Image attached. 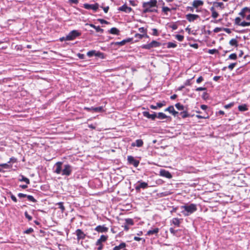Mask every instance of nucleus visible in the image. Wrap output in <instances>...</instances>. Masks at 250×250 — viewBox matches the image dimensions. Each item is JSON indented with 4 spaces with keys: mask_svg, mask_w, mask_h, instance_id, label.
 <instances>
[{
    "mask_svg": "<svg viewBox=\"0 0 250 250\" xmlns=\"http://www.w3.org/2000/svg\"><path fill=\"white\" fill-rule=\"evenodd\" d=\"M20 176H21V178L19 179V181H21V182H25L26 183L27 185L30 184V180H29V179L28 178L24 177L23 175H21Z\"/></svg>",
    "mask_w": 250,
    "mask_h": 250,
    "instance_id": "nucleus-22",
    "label": "nucleus"
},
{
    "mask_svg": "<svg viewBox=\"0 0 250 250\" xmlns=\"http://www.w3.org/2000/svg\"><path fill=\"white\" fill-rule=\"evenodd\" d=\"M229 44L231 46H235L237 47L238 46V42L235 39H232L229 41Z\"/></svg>",
    "mask_w": 250,
    "mask_h": 250,
    "instance_id": "nucleus-28",
    "label": "nucleus"
},
{
    "mask_svg": "<svg viewBox=\"0 0 250 250\" xmlns=\"http://www.w3.org/2000/svg\"><path fill=\"white\" fill-rule=\"evenodd\" d=\"M248 8L247 7L244 8L242 10V11L239 13V15L244 18L245 16V12L246 10H248Z\"/></svg>",
    "mask_w": 250,
    "mask_h": 250,
    "instance_id": "nucleus-42",
    "label": "nucleus"
},
{
    "mask_svg": "<svg viewBox=\"0 0 250 250\" xmlns=\"http://www.w3.org/2000/svg\"><path fill=\"white\" fill-rule=\"evenodd\" d=\"M235 23L236 24L240 25L241 23V19L239 17H237L235 19Z\"/></svg>",
    "mask_w": 250,
    "mask_h": 250,
    "instance_id": "nucleus-49",
    "label": "nucleus"
},
{
    "mask_svg": "<svg viewBox=\"0 0 250 250\" xmlns=\"http://www.w3.org/2000/svg\"><path fill=\"white\" fill-rule=\"evenodd\" d=\"M139 183H140L139 185H137L135 187V189L137 191H139L141 188H143V189L146 188L148 187L147 183H146V182H139Z\"/></svg>",
    "mask_w": 250,
    "mask_h": 250,
    "instance_id": "nucleus-14",
    "label": "nucleus"
},
{
    "mask_svg": "<svg viewBox=\"0 0 250 250\" xmlns=\"http://www.w3.org/2000/svg\"><path fill=\"white\" fill-rule=\"evenodd\" d=\"M238 108L240 111H245L248 110L247 105L246 104L239 105Z\"/></svg>",
    "mask_w": 250,
    "mask_h": 250,
    "instance_id": "nucleus-20",
    "label": "nucleus"
},
{
    "mask_svg": "<svg viewBox=\"0 0 250 250\" xmlns=\"http://www.w3.org/2000/svg\"><path fill=\"white\" fill-rule=\"evenodd\" d=\"M210 11H211V17L214 19H215L218 17L219 14L218 13L214 10L213 7H211Z\"/></svg>",
    "mask_w": 250,
    "mask_h": 250,
    "instance_id": "nucleus-21",
    "label": "nucleus"
},
{
    "mask_svg": "<svg viewBox=\"0 0 250 250\" xmlns=\"http://www.w3.org/2000/svg\"><path fill=\"white\" fill-rule=\"evenodd\" d=\"M62 162H57L54 167V172L57 174H61L62 176H69L71 174L73 170L72 167L69 164H65L62 166Z\"/></svg>",
    "mask_w": 250,
    "mask_h": 250,
    "instance_id": "nucleus-1",
    "label": "nucleus"
},
{
    "mask_svg": "<svg viewBox=\"0 0 250 250\" xmlns=\"http://www.w3.org/2000/svg\"><path fill=\"white\" fill-rule=\"evenodd\" d=\"M10 197H11V199L14 202H17V199L16 197L13 194H12L11 193H10Z\"/></svg>",
    "mask_w": 250,
    "mask_h": 250,
    "instance_id": "nucleus-57",
    "label": "nucleus"
},
{
    "mask_svg": "<svg viewBox=\"0 0 250 250\" xmlns=\"http://www.w3.org/2000/svg\"><path fill=\"white\" fill-rule=\"evenodd\" d=\"M125 224L127 225L132 226V225H134V221H133V219H132L131 218L125 219Z\"/></svg>",
    "mask_w": 250,
    "mask_h": 250,
    "instance_id": "nucleus-30",
    "label": "nucleus"
},
{
    "mask_svg": "<svg viewBox=\"0 0 250 250\" xmlns=\"http://www.w3.org/2000/svg\"><path fill=\"white\" fill-rule=\"evenodd\" d=\"M135 37L139 39H142L144 37H148V36L146 34H136Z\"/></svg>",
    "mask_w": 250,
    "mask_h": 250,
    "instance_id": "nucleus-34",
    "label": "nucleus"
},
{
    "mask_svg": "<svg viewBox=\"0 0 250 250\" xmlns=\"http://www.w3.org/2000/svg\"><path fill=\"white\" fill-rule=\"evenodd\" d=\"M162 11L164 12L166 15H167V12H170L171 9L168 7L163 6Z\"/></svg>",
    "mask_w": 250,
    "mask_h": 250,
    "instance_id": "nucleus-32",
    "label": "nucleus"
},
{
    "mask_svg": "<svg viewBox=\"0 0 250 250\" xmlns=\"http://www.w3.org/2000/svg\"><path fill=\"white\" fill-rule=\"evenodd\" d=\"M77 236V240L79 241L81 239H84L85 237V234L80 229H77L75 232Z\"/></svg>",
    "mask_w": 250,
    "mask_h": 250,
    "instance_id": "nucleus-8",
    "label": "nucleus"
},
{
    "mask_svg": "<svg viewBox=\"0 0 250 250\" xmlns=\"http://www.w3.org/2000/svg\"><path fill=\"white\" fill-rule=\"evenodd\" d=\"M134 240L135 241H139L143 240V243L145 242V240L144 239H143L142 238L138 237L137 236H135L134 237Z\"/></svg>",
    "mask_w": 250,
    "mask_h": 250,
    "instance_id": "nucleus-55",
    "label": "nucleus"
},
{
    "mask_svg": "<svg viewBox=\"0 0 250 250\" xmlns=\"http://www.w3.org/2000/svg\"><path fill=\"white\" fill-rule=\"evenodd\" d=\"M156 117L160 119H167V116L165 114L162 112H159L158 113V115H157Z\"/></svg>",
    "mask_w": 250,
    "mask_h": 250,
    "instance_id": "nucleus-27",
    "label": "nucleus"
},
{
    "mask_svg": "<svg viewBox=\"0 0 250 250\" xmlns=\"http://www.w3.org/2000/svg\"><path fill=\"white\" fill-rule=\"evenodd\" d=\"M160 175L168 179H170L172 178V175L171 174V173L169 171L166 170L165 169H162L160 170Z\"/></svg>",
    "mask_w": 250,
    "mask_h": 250,
    "instance_id": "nucleus-10",
    "label": "nucleus"
},
{
    "mask_svg": "<svg viewBox=\"0 0 250 250\" xmlns=\"http://www.w3.org/2000/svg\"><path fill=\"white\" fill-rule=\"evenodd\" d=\"M229 59L235 60L237 59V55L235 53H232L229 56Z\"/></svg>",
    "mask_w": 250,
    "mask_h": 250,
    "instance_id": "nucleus-41",
    "label": "nucleus"
},
{
    "mask_svg": "<svg viewBox=\"0 0 250 250\" xmlns=\"http://www.w3.org/2000/svg\"><path fill=\"white\" fill-rule=\"evenodd\" d=\"M172 222L174 225L177 226V227L180 226V220L177 218H173Z\"/></svg>",
    "mask_w": 250,
    "mask_h": 250,
    "instance_id": "nucleus-29",
    "label": "nucleus"
},
{
    "mask_svg": "<svg viewBox=\"0 0 250 250\" xmlns=\"http://www.w3.org/2000/svg\"><path fill=\"white\" fill-rule=\"evenodd\" d=\"M159 231V229L158 228H155L153 229H151L147 231L146 233V235L148 236H150L152 235H157Z\"/></svg>",
    "mask_w": 250,
    "mask_h": 250,
    "instance_id": "nucleus-16",
    "label": "nucleus"
},
{
    "mask_svg": "<svg viewBox=\"0 0 250 250\" xmlns=\"http://www.w3.org/2000/svg\"><path fill=\"white\" fill-rule=\"evenodd\" d=\"M95 230L99 232H106L108 231V228L104 226L99 225L95 228Z\"/></svg>",
    "mask_w": 250,
    "mask_h": 250,
    "instance_id": "nucleus-11",
    "label": "nucleus"
},
{
    "mask_svg": "<svg viewBox=\"0 0 250 250\" xmlns=\"http://www.w3.org/2000/svg\"><path fill=\"white\" fill-rule=\"evenodd\" d=\"M143 114L145 117L148 119H151L152 120H154L157 117V115L155 113L154 114H150L147 111H144L143 112Z\"/></svg>",
    "mask_w": 250,
    "mask_h": 250,
    "instance_id": "nucleus-15",
    "label": "nucleus"
},
{
    "mask_svg": "<svg viewBox=\"0 0 250 250\" xmlns=\"http://www.w3.org/2000/svg\"><path fill=\"white\" fill-rule=\"evenodd\" d=\"M28 200L30 201L33 202L34 203H35L37 202V200L34 198V197L32 195H27L26 196Z\"/></svg>",
    "mask_w": 250,
    "mask_h": 250,
    "instance_id": "nucleus-35",
    "label": "nucleus"
},
{
    "mask_svg": "<svg viewBox=\"0 0 250 250\" xmlns=\"http://www.w3.org/2000/svg\"><path fill=\"white\" fill-rule=\"evenodd\" d=\"M59 206V208H61L62 211H63L65 210V208L63 205L62 202H59L57 204Z\"/></svg>",
    "mask_w": 250,
    "mask_h": 250,
    "instance_id": "nucleus-45",
    "label": "nucleus"
},
{
    "mask_svg": "<svg viewBox=\"0 0 250 250\" xmlns=\"http://www.w3.org/2000/svg\"><path fill=\"white\" fill-rule=\"evenodd\" d=\"M98 21H100V22L101 24H104V23L108 24L109 23L107 21H106L104 19H98Z\"/></svg>",
    "mask_w": 250,
    "mask_h": 250,
    "instance_id": "nucleus-58",
    "label": "nucleus"
},
{
    "mask_svg": "<svg viewBox=\"0 0 250 250\" xmlns=\"http://www.w3.org/2000/svg\"><path fill=\"white\" fill-rule=\"evenodd\" d=\"M181 208L184 209V210L182 211V213L186 216L189 215L197 210L196 205L194 204L182 206Z\"/></svg>",
    "mask_w": 250,
    "mask_h": 250,
    "instance_id": "nucleus-3",
    "label": "nucleus"
},
{
    "mask_svg": "<svg viewBox=\"0 0 250 250\" xmlns=\"http://www.w3.org/2000/svg\"><path fill=\"white\" fill-rule=\"evenodd\" d=\"M84 109L87 110V111H92L94 112H102L103 110V107L99 106V107H91V108L89 107H85Z\"/></svg>",
    "mask_w": 250,
    "mask_h": 250,
    "instance_id": "nucleus-13",
    "label": "nucleus"
},
{
    "mask_svg": "<svg viewBox=\"0 0 250 250\" xmlns=\"http://www.w3.org/2000/svg\"><path fill=\"white\" fill-rule=\"evenodd\" d=\"M204 81V78L202 76H200L197 80H196V83H200Z\"/></svg>",
    "mask_w": 250,
    "mask_h": 250,
    "instance_id": "nucleus-54",
    "label": "nucleus"
},
{
    "mask_svg": "<svg viewBox=\"0 0 250 250\" xmlns=\"http://www.w3.org/2000/svg\"><path fill=\"white\" fill-rule=\"evenodd\" d=\"M126 244L124 242L121 243L119 246L113 248V250H125Z\"/></svg>",
    "mask_w": 250,
    "mask_h": 250,
    "instance_id": "nucleus-19",
    "label": "nucleus"
},
{
    "mask_svg": "<svg viewBox=\"0 0 250 250\" xmlns=\"http://www.w3.org/2000/svg\"><path fill=\"white\" fill-rule=\"evenodd\" d=\"M233 104H234L233 103H231L229 104L225 105L224 107L225 108H229L231 107L233 105Z\"/></svg>",
    "mask_w": 250,
    "mask_h": 250,
    "instance_id": "nucleus-60",
    "label": "nucleus"
},
{
    "mask_svg": "<svg viewBox=\"0 0 250 250\" xmlns=\"http://www.w3.org/2000/svg\"><path fill=\"white\" fill-rule=\"evenodd\" d=\"M169 231L170 232V233L171 234H172L173 235H176V233L177 231V230H175V229H173L172 228H170V229H169Z\"/></svg>",
    "mask_w": 250,
    "mask_h": 250,
    "instance_id": "nucleus-56",
    "label": "nucleus"
},
{
    "mask_svg": "<svg viewBox=\"0 0 250 250\" xmlns=\"http://www.w3.org/2000/svg\"><path fill=\"white\" fill-rule=\"evenodd\" d=\"M108 238V236L104 235L101 236L100 238L97 240L96 245L98 246L97 250H102L103 248V243L105 242Z\"/></svg>",
    "mask_w": 250,
    "mask_h": 250,
    "instance_id": "nucleus-4",
    "label": "nucleus"
},
{
    "mask_svg": "<svg viewBox=\"0 0 250 250\" xmlns=\"http://www.w3.org/2000/svg\"><path fill=\"white\" fill-rule=\"evenodd\" d=\"M177 46V44L175 43L172 42H168L167 43V47L168 48H175Z\"/></svg>",
    "mask_w": 250,
    "mask_h": 250,
    "instance_id": "nucleus-33",
    "label": "nucleus"
},
{
    "mask_svg": "<svg viewBox=\"0 0 250 250\" xmlns=\"http://www.w3.org/2000/svg\"><path fill=\"white\" fill-rule=\"evenodd\" d=\"M237 63L236 62H234V63H232L231 64H230L229 66H228V68L230 70H232L234 67L236 66Z\"/></svg>",
    "mask_w": 250,
    "mask_h": 250,
    "instance_id": "nucleus-50",
    "label": "nucleus"
},
{
    "mask_svg": "<svg viewBox=\"0 0 250 250\" xmlns=\"http://www.w3.org/2000/svg\"><path fill=\"white\" fill-rule=\"evenodd\" d=\"M90 26L92 28H94L96 30V32H97L103 33L104 32V30L101 28L100 26H96L92 24H90Z\"/></svg>",
    "mask_w": 250,
    "mask_h": 250,
    "instance_id": "nucleus-23",
    "label": "nucleus"
},
{
    "mask_svg": "<svg viewBox=\"0 0 250 250\" xmlns=\"http://www.w3.org/2000/svg\"><path fill=\"white\" fill-rule=\"evenodd\" d=\"M173 109H174L173 106L171 105V106H169V107H168L167 108H166L165 109V111H168L170 113H172V111H173Z\"/></svg>",
    "mask_w": 250,
    "mask_h": 250,
    "instance_id": "nucleus-40",
    "label": "nucleus"
},
{
    "mask_svg": "<svg viewBox=\"0 0 250 250\" xmlns=\"http://www.w3.org/2000/svg\"><path fill=\"white\" fill-rule=\"evenodd\" d=\"M249 25H250V22L243 21L241 22L240 24V26L242 27H245Z\"/></svg>",
    "mask_w": 250,
    "mask_h": 250,
    "instance_id": "nucleus-48",
    "label": "nucleus"
},
{
    "mask_svg": "<svg viewBox=\"0 0 250 250\" xmlns=\"http://www.w3.org/2000/svg\"><path fill=\"white\" fill-rule=\"evenodd\" d=\"M81 34V33L77 30H72L66 36V40L67 41L73 40L76 37L80 36Z\"/></svg>",
    "mask_w": 250,
    "mask_h": 250,
    "instance_id": "nucleus-5",
    "label": "nucleus"
},
{
    "mask_svg": "<svg viewBox=\"0 0 250 250\" xmlns=\"http://www.w3.org/2000/svg\"><path fill=\"white\" fill-rule=\"evenodd\" d=\"M119 10L126 13H129L132 10V8L130 7H128L126 5L124 4L121 7H119Z\"/></svg>",
    "mask_w": 250,
    "mask_h": 250,
    "instance_id": "nucleus-17",
    "label": "nucleus"
},
{
    "mask_svg": "<svg viewBox=\"0 0 250 250\" xmlns=\"http://www.w3.org/2000/svg\"><path fill=\"white\" fill-rule=\"evenodd\" d=\"M0 167L4 168H9L11 167V166L8 165V163L0 164Z\"/></svg>",
    "mask_w": 250,
    "mask_h": 250,
    "instance_id": "nucleus-38",
    "label": "nucleus"
},
{
    "mask_svg": "<svg viewBox=\"0 0 250 250\" xmlns=\"http://www.w3.org/2000/svg\"><path fill=\"white\" fill-rule=\"evenodd\" d=\"M221 30H222L221 28H220V27H216V28H215L214 29L213 31H214L215 33H218V32H220Z\"/></svg>",
    "mask_w": 250,
    "mask_h": 250,
    "instance_id": "nucleus-63",
    "label": "nucleus"
},
{
    "mask_svg": "<svg viewBox=\"0 0 250 250\" xmlns=\"http://www.w3.org/2000/svg\"><path fill=\"white\" fill-rule=\"evenodd\" d=\"M24 215L25 217L28 219L29 221H31L32 219V217L31 216L28 214L27 211H25L24 213Z\"/></svg>",
    "mask_w": 250,
    "mask_h": 250,
    "instance_id": "nucleus-52",
    "label": "nucleus"
},
{
    "mask_svg": "<svg viewBox=\"0 0 250 250\" xmlns=\"http://www.w3.org/2000/svg\"><path fill=\"white\" fill-rule=\"evenodd\" d=\"M175 107L176 108L179 110H184V106L181 104L180 103H177L175 104Z\"/></svg>",
    "mask_w": 250,
    "mask_h": 250,
    "instance_id": "nucleus-31",
    "label": "nucleus"
},
{
    "mask_svg": "<svg viewBox=\"0 0 250 250\" xmlns=\"http://www.w3.org/2000/svg\"><path fill=\"white\" fill-rule=\"evenodd\" d=\"M95 53H96V51L95 50H91V51H88L87 53V55L89 57H91L95 55Z\"/></svg>",
    "mask_w": 250,
    "mask_h": 250,
    "instance_id": "nucleus-36",
    "label": "nucleus"
},
{
    "mask_svg": "<svg viewBox=\"0 0 250 250\" xmlns=\"http://www.w3.org/2000/svg\"><path fill=\"white\" fill-rule=\"evenodd\" d=\"M33 231V229L31 228H30L28 229H26V230H25L24 231V233H26V234H30V233H32Z\"/></svg>",
    "mask_w": 250,
    "mask_h": 250,
    "instance_id": "nucleus-53",
    "label": "nucleus"
},
{
    "mask_svg": "<svg viewBox=\"0 0 250 250\" xmlns=\"http://www.w3.org/2000/svg\"><path fill=\"white\" fill-rule=\"evenodd\" d=\"M17 162V159L14 157H12L10 159L9 161L8 162V163H10L11 162L12 163H15Z\"/></svg>",
    "mask_w": 250,
    "mask_h": 250,
    "instance_id": "nucleus-62",
    "label": "nucleus"
},
{
    "mask_svg": "<svg viewBox=\"0 0 250 250\" xmlns=\"http://www.w3.org/2000/svg\"><path fill=\"white\" fill-rule=\"evenodd\" d=\"M83 7L86 9H92L94 11H96L99 8V4L98 3H95L94 4L85 3L83 4Z\"/></svg>",
    "mask_w": 250,
    "mask_h": 250,
    "instance_id": "nucleus-6",
    "label": "nucleus"
},
{
    "mask_svg": "<svg viewBox=\"0 0 250 250\" xmlns=\"http://www.w3.org/2000/svg\"><path fill=\"white\" fill-rule=\"evenodd\" d=\"M175 38L178 41H179L180 42L183 41V40H184V36L181 35H176L175 36Z\"/></svg>",
    "mask_w": 250,
    "mask_h": 250,
    "instance_id": "nucleus-39",
    "label": "nucleus"
},
{
    "mask_svg": "<svg viewBox=\"0 0 250 250\" xmlns=\"http://www.w3.org/2000/svg\"><path fill=\"white\" fill-rule=\"evenodd\" d=\"M127 161L130 164L133 165L135 167H137L139 164V161L135 160L132 156H127Z\"/></svg>",
    "mask_w": 250,
    "mask_h": 250,
    "instance_id": "nucleus-7",
    "label": "nucleus"
},
{
    "mask_svg": "<svg viewBox=\"0 0 250 250\" xmlns=\"http://www.w3.org/2000/svg\"><path fill=\"white\" fill-rule=\"evenodd\" d=\"M208 52L210 54H214L218 52V50L216 49H209Z\"/></svg>",
    "mask_w": 250,
    "mask_h": 250,
    "instance_id": "nucleus-47",
    "label": "nucleus"
},
{
    "mask_svg": "<svg viewBox=\"0 0 250 250\" xmlns=\"http://www.w3.org/2000/svg\"><path fill=\"white\" fill-rule=\"evenodd\" d=\"M152 31H153V33H152V35H154V36H158V31L155 28H154L152 29Z\"/></svg>",
    "mask_w": 250,
    "mask_h": 250,
    "instance_id": "nucleus-64",
    "label": "nucleus"
},
{
    "mask_svg": "<svg viewBox=\"0 0 250 250\" xmlns=\"http://www.w3.org/2000/svg\"><path fill=\"white\" fill-rule=\"evenodd\" d=\"M206 90H207V88L206 87H197L195 89V91H206Z\"/></svg>",
    "mask_w": 250,
    "mask_h": 250,
    "instance_id": "nucleus-51",
    "label": "nucleus"
},
{
    "mask_svg": "<svg viewBox=\"0 0 250 250\" xmlns=\"http://www.w3.org/2000/svg\"><path fill=\"white\" fill-rule=\"evenodd\" d=\"M204 1L202 0H194L192 2V5L194 8H198L199 7L203 6Z\"/></svg>",
    "mask_w": 250,
    "mask_h": 250,
    "instance_id": "nucleus-12",
    "label": "nucleus"
},
{
    "mask_svg": "<svg viewBox=\"0 0 250 250\" xmlns=\"http://www.w3.org/2000/svg\"><path fill=\"white\" fill-rule=\"evenodd\" d=\"M151 45L152 48L157 47L161 45V43L156 41H153L151 42Z\"/></svg>",
    "mask_w": 250,
    "mask_h": 250,
    "instance_id": "nucleus-25",
    "label": "nucleus"
},
{
    "mask_svg": "<svg viewBox=\"0 0 250 250\" xmlns=\"http://www.w3.org/2000/svg\"><path fill=\"white\" fill-rule=\"evenodd\" d=\"M191 79H188L187 80H186V81L185 82V86H187V85H190L191 84V83H190V81H191Z\"/></svg>",
    "mask_w": 250,
    "mask_h": 250,
    "instance_id": "nucleus-59",
    "label": "nucleus"
},
{
    "mask_svg": "<svg viewBox=\"0 0 250 250\" xmlns=\"http://www.w3.org/2000/svg\"><path fill=\"white\" fill-rule=\"evenodd\" d=\"M142 48L146 49H150L152 48L151 43H149L146 44H144L142 46Z\"/></svg>",
    "mask_w": 250,
    "mask_h": 250,
    "instance_id": "nucleus-44",
    "label": "nucleus"
},
{
    "mask_svg": "<svg viewBox=\"0 0 250 250\" xmlns=\"http://www.w3.org/2000/svg\"><path fill=\"white\" fill-rule=\"evenodd\" d=\"M119 30L117 28L115 27H113L110 29L109 33L112 34L119 35Z\"/></svg>",
    "mask_w": 250,
    "mask_h": 250,
    "instance_id": "nucleus-24",
    "label": "nucleus"
},
{
    "mask_svg": "<svg viewBox=\"0 0 250 250\" xmlns=\"http://www.w3.org/2000/svg\"><path fill=\"white\" fill-rule=\"evenodd\" d=\"M95 56H96L97 57H99L101 58H104V54L100 51H98V52L96 51Z\"/></svg>",
    "mask_w": 250,
    "mask_h": 250,
    "instance_id": "nucleus-43",
    "label": "nucleus"
},
{
    "mask_svg": "<svg viewBox=\"0 0 250 250\" xmlns=\"http://www.w3.org/2000/svg\"><path fill=\"white\" fill-rule=\"evenodd\" d=\"M143 11L144 14L158 12L157 0H150L149 1H145L142 3Z\"/></svg>",
    "mask_w": 250,
    "mask_h": 250,
    "instance_id": "nucleus-2",
    "label": "nucleus"
},
{
    "mask_svg": "<svg viewBox=\"0 0 250 250\" xmlns=\"http://www.w3.org/2000/svg\"><path fill=\"white\" fill-rule=\"evenodd\" d=\"M144 144V142L141 139H138L135 141V142L132 143L131 144L132 146H137V147H141L143 146Z\"/></svg>",
    "mask_w": 250,
    "mask_h": 250,
    "instance_id": "nucleus-18",
    "label": "nucleus"
},
{
    "mask_svg": "<svg viewBox=\"0 0 250 250\" xmlns=\"http://www.w3.org/2000/svg\"><path fill=\"white\" fill-rule=\"evenodd\" d=\"M129 41V40H123L121 42H117L115 43V44H119L120 45H124L126 42H128Z\"/></svg>",
    "mask_w": 250,
    "mask_h": 250,
    "instance_id": "nucleus-46",
    "label": "nucleus"
},
{
    "mask_svg": "<svg viewBox=\"0 0 250 250\" xmlns=\"http://www.w3.org/2000/svg\"><path fill=\"white\" fill-rule=\"evenodd\" d=\"M18 196L19 198H21L26 197L27 195L23 194V193H20L18 194Z\"/></svg>",
    "mask_w": 250,
    "mask_h": 250,
    "instance_id": "nucleus-61",
    "label": "nucleus"
},
{
    "mask_svg": "<svg viewBox=\"0 0 250 250\" xmlns=\"http://www.w3.org/2000/svg\"><path fill=\"white\" fill-rule=\"evenodd\" d=\"M199 18V15L195 14H188L186 15V19L189 22H193Z\"/></svg>",
    "mask_w": 250,
    "mask_h": 250,
    "instance_id": "nucleus-9",
    "label": "nucleus"
},
{
    "mask_svg": "<svg viewBox=\"0 0 250 250\" xmlns=\"http://www.w3.org/2000/svg\"><path fill=\"white\" fill-rule=\"evenodd\" d=\"M213 5L216 7H220L221 9L224 8V3L222 2H214Z\"/></svg>",
    "mask_w": 250,
    "mask_h": 250,
    "instance_id": "nucleus-26",
    "label": "nucleus"
},
{
    "mask_svg": "<svg viewBox=\"0 0 250 250\" xmlns=\"http://www.w3.org/2000/svg\"><path fill=\"white\" fill-rule=\"evenodd\" d=\"M180 114L181 115L182 117L183 118H185L188 116V114L186 111H184L183 112H181Z\"/></svg>",
    "mask_w": 250,
    "mask_h": 250,
    "instance_id": "nucleus-37",
    "label": "nucleus"
}]
</instances>
